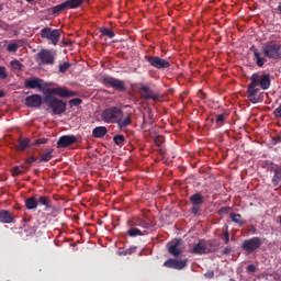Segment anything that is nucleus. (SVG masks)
<instances>
[{"instance_id": "obj_1", "label": "nucleus", "mask_w": 281, "mask_h": 281, "mask_svg": "<svg viewBox=\"0 0 281 281\" xmlns=\"http://www.w3.org/2000/svg\"><path fill=\"white\" fill-rule=\"evenodd\" d=\"M54 95H58L59 98H76L78 93L76 91L67 90V88L57 87L53 88L50 93L44 97V103L52 109L53 115H63V113L67 111V102Z\"/></svg>"}, {"instance_id": "obj_2", "label": "nucleus", "mask_w": 281, "mask_h": 281, "mask_svg": "<svg viewBox=\"0 0 281 281\" xmlns=\"http://www.w3.org/2000/svg\"><path fill=\"white\" fill-rule=\"evenodd\" d=\"M267 58L270 60H280L281 45L276 42H268L261 46V52L258 48L254 49V60L257 67H265Z\"/></svg>"}, {"instance_id": "obj_3", "label": "nucleus", "mask_w": 281, "mask_h": 281, "mask_svg": "<svg viewBox=\"0 0 281 281\" xmlns=\"http://www.w3.org/2000/svg\"><path fill=\"white\" fill-rule=\"evenodd\" d=\"M82 3H85V0H66L60 4L49 8L48 12L54 14V16H58L60 14H66L68 10H77Z\"/></svg>"}, {"instance_id": "obj_4", "label": "nucleus", "mask_w": 281, "mask_h": 281, "mask_svg": "<svg viewBox=\"0 0 281 281\" xmlns=\"http://www.w3.org/2000/svg\"><path fill=\"white\" fill-rule=\"evenodd\" d=\"M124 112L117 106L106 108L102 111L101 117L105 124H117L120 117H123Z\"/></svg>"}, {"instance_id": "obj_5", "label": "nucleus", "mask_w": 281, "mask_h": 281, "mask_svg": "<svg viewBox=\"0 0 281 281\" xmlns=\"http://www.w3.org/2000/svg\"><path fill=\"white\" fill-rule=\"evenodd\" d=\"M41 38H44L45 41H48L50 45H58L60 42V30L58 29H52V27H44L40 32Z\"/></svg>"}, {"instance_id": "obj_6", "label": "nucleus", "mask_w": 281, "mask_h": 281, "mask_svg": "<svg viewBox=\"0 0 281 281\" xmlns=\"http://www.w3.org/2000/svg\"><path fill=\"white\" fill-rule=\"evenodd\" d=\"M145 60L150 67H154V69H170V66L172 65L170 59H164L159 56L146 55Z\"/></svg>"}, {"instance_id": "obj_7", "label": "nucleus", "mask_w": 281, "mask_h": 281, "mask_svg": "<svg viewBox=\"0 0 281 281\" xmlns=\"http://www.w3.org/2000/svg\"><path fill=\"white\" fill-rule=\"evenodd\" d=\"M56 50L44 48L37 53V60H40L42 65H54L56 63Z\"/></svg>"}, {"instance_id": "obj_8", "label": "nucleus", "mask_w": 281, "mask_h": 281, "mask_svg": "<svg viewBox=\"0 0 281 281\" xmlns=\"http://www.w3.org/2000/svg\"><path fill=\"white\" fill-rule=\"evenodd\" d=\"M189 201L192 205L191 214L193 216H201V205L205 203V198L201 193H194L189 198Z\"/></svg>"}, {"instance_id": "obj_9", "label": "nucleus", "mask_w": 281, "mask_h": 281, "mask_svg": "<svg viewBox=\"0 0 281 281\" xmlns=\"http://www.w3.org/2000/svg\"><path fill=\"white\" fill-rule=\"evenodd\" d=\"M102 85L104 87H111L112 89H115V91H126V85L124 80H120L115 77H103Z\"/></svg>"}, {"instance_id": "obj_10", "label": "nucleus", "mask_w": 281, "mask_h": 281, "mask_svg": "<svg viewBox=\"0 0 281 281\" xmlns=\"http://www.w3.org/2000/svg\"><path fill=\"white\" fill-rule=\"evenodd\" d=\"M262 247V239L260 237H252L250 239L244 240L241 244V249L247 251V254H254L256 249H260Z\"/></svg>"}, {"instance_id": "obj_11", "label": "nucleus", "mask_w": 281, "mask_h": 281, "mask_svg": "<svg viewBox=\"0 0 281 281\" xmlns=\"http://www.w3.org/2000/svg\"><path fill=\"white\" fill-rule=\"evenodd\" d=\"M24 104L29 109H41L43 106V97L41 94H31L25 98Z\"/></svg>"}, {"instance_id": "obj_12", "label": "nucleus", "mask_w": 281, "mask_h": 281, "mask_svg": "<svg viewBox=\"0 0 281 281\" xmlns=\"http://www.w3.org/2000/svg\"><path fill=\"white\" fill-rule=\"evenodd\" d=\"M74 144H78V137L64 135L57 140V148H69V146H74Z\"/></svg>"}, {"instance_id": "obj_13", "label": "nucleus", "mask_w": 281, "mask_h": 281, "mask_svg": "<svg viewBox=\"0 0 281 281\" xmlns=\"http://www.w3.org/2000/svg\"><path fill=\"white\" fill-rule=\"evenodd\" d=\"M164 267H167V269H178V271H181V269H186L188 267V260L168 259L164 262Z\"/></svg>"}, {"instance_id": "obj_14", "label": "nucleus", "mask_w": 281, "mask_h": 281, "mask_svg": "<svg viewBox=\"0 0 281 281\" xmlns=\"http://www.w3.org/2000/svg\"><path fill=\"white\" fill-rule=\"evenodd\" d=\"M24 88L25 89H38L40 91H43V79L36 78V77L25 79Z\"/></svg>"}, {"instance_id": "obj_15", "label": "nucleus", "mask_w": 281, "mask_h": 281, "mask_svg": "<svg viewBox=\"0 0 281 281\" xmlns=\"http://www.w3.org/2000/svg\"><path fill=\"white\" fill-rule=\"evenodd\" d=\"M191 254H195V256H203V254H210L205 239H201L198 244H195L191 249Z\"/></svg>"}, {"instance_id": "obj_16", "label": "nucleus", "mask_w": 281, "mask_h": 281, "mask_svg": "<svg viewBox=\"0 0 281 281\" xmlns=\"http://www.w3.org/2000/svg\"><path fill=\"white\" fill-rule=\"evenodd\" d=\"M37 198V205H44L45 212L47 210H53V212H56V207L52 205V198L47 195H36Z\"/></svg>"}, {"instance_id": "obj_17", "label": "nucleus", "mask_w": 281, "mask_h": 281, "mask_svg": "<svg viewBox=\"0 0 281 281\" xmlns=\"http://www.w3.org/2000/svg\"><path fill=\"white\" fill-rule=\"evenodd\" d=\"M180 245H181L180 239H175L173 241L169 243L168 252L175 258H179V256H181V249H179Z\"/></svg>"}, {"instance_id": "obj_18", "label": "nucleus", "mask_w": 281, "mask_h": 281, "mask_svg": "<svg viewBox=\"0 0 281 281\" xmlns=\"http://www.w3.org/2000/svg\"><path fill=\"white\" fill-rule=\"evenodd\" d=\"M259 91H260V88H255L252 86H248L247 98H248L249 102H251L252 104H258V102H260V97H258Z\"/></svg>"}, {"instance_id": "obj_19", "label": "nucleus", "mask_w": 281, "mask_h": 281, "mask_svg": "<svg viewBox=\"0 0 281 281\" xmlns=\"http://www.w3.org/2000/svg\"><path fill=\"white\" fill-rule=\"evenodd\" d=\"M139 91L143 93L144 100H157L158 95L153 93V90L148 86H142Z\"/></svg>"}, {"instance_id": "obj_20", "label": "nucleus", "mask_w": 281, "mask_h": 281, "mask_svg": "<svg viewBox=\"0 0 281 281\" xmlns=\"http://www.w3.org/2000/svg\"><path fill=\"white\" fill-rule=\"evenodd\" d=\"M14 221V215L8 210L0 211V223L10 224Z\"/></svg>"}, {"instance_id": "obj_21", "label": "nucleus", "mask_w": 281, "mask_h": 281, "mask_svg": "<svg viewBox=\"0 0 281 281\" xmlns=\"http://www.w3.org/2000/svg\"><path fill=\"white\" fill-rule=\"evenodd\" d=\"M147 120H146V115H144L143 116L142 130L145 131V132L150 131V127H148V124H149V126L153 125V111H150V110L147 111Z\"/></svg>"}, {"instance_id": "obj_22", "label": "nucleus", "mask_w": 281, "mask_h": 281, "mask_svg": "<svg viewBox=\"0 0 281 281\" xmlns=\"http://www.w3.org/2000/svg\"><path fill=\"white\" fill-rule=\"evenodd\" d=\"M116 124H117V128H120V130L126 128V126H131L133 124V119L131 117V114H128L124 119L120 117L116 121Z\"/></svg>"}, {"instance_id": "obj_23", "label": "nucleus", "mask_w": 281, "mask_h": 281, "mask_svg": "<svg viewBox=\"0 0 281 281\" xmlns=\"http://www.w3.org/2000/svg\"><path fill=\"white\" fill-rule=\"evenodd\" d=\"M259 83L263 90L269 89L271 87V76L270 75L259 76Z\"/></svg>"}, {"instance_id": "obj_24", "label": "nucleus", "mask_w": 281, "mask_h": 281, "mask_svg": "<svg viewBox=\"0 0 281 281\" xmlns=\"http://www.w3.org/2000/svg\"><path fill=\"white\" fill-rule=\"evenodd\" d=\"M108 133H109V130H106L105 126H98V127H94L93 131H92V135H93V137H95L97 139H101V138L104 137Z\"/></svg>"}, {"instance_id": "obj_25", "label": "nucleus", "mask_w": 281, "mask_h": 281, "mask_svg": "<svg viewBox=\"0 0 281 281\" xmlns=\"http://www.w3.org/2000/svg\"><path fill=\"white\" fill-rule=\"evenodd\" d=\"M26 210H36L38 207V200L36 196H31L25 200Z\"/></svg>"}, {"instance_id": "obj_26", "label": "nucleus", "mask_w": 281, "mask_h": 281, "mask_svg": "<svg viewBox=\"0 0 281 281\" xmlns=\"http://www.w3.org/2000/svg\"><path fill=\"white\" fill-rule=\"evenodd\" d=\"M18 143L19 144L15 146L16 150L23 153V150L30 146V138H19Z\"/></svg>"}, {"instance_id": "obj_27", "label": "nucleus", "mask_w": 281, "mask_h": 281, "mask_svg": "<svg viewBox=\"0 0 281 281\" xmlns=\"http://www.w3.org/2000/svg\"><path fill=\"white\" fill-rule=\"evenodd\" d=\"M229 218L233 223H236L239 227H243L245 223H247L245 220L241 218V215L239 213H229Z\"/></svg>"}, {"instance_id": "obj_28", "label": "nucleus", "mask_w": 281, "mask_h": 281, "mask_svg": "<svg viewBox=\"0 0 281 281\" xmlns=\"http://www.w3.org/2000/svg\"><path fill=\"white\" fill-rule=\"evenodd\" d=\"M52 159H54V149H48L46 153L42 154L38 164H47V161H52Z\"/></svg>"}, {"instance_id": "obj_29", "label": "nucleus", "mask_w": 281, "mask_h": 281, "mask_svg": "<svg viewBox=\"0 0 281 281\" xmlns=\"http://www.w3.org/2000/svg\"><path fill=\"white\" fill-rule=\"evenodd\" d=\"M26 168L25 166H15L11 170L12 177H19V175H23L25 172Z\"/></svg>"}, {"instance_id": "obj_30", "label": "nucleus", "mask_w": 281, "mask_h": 281, "mask_svg": "<svg viewBox=\"0 0 281 281\" xmlns=\"http://www.w3.org/2000/svg\"><path fill=\"white\" fill-rule=\"evenodd\" d=\"M221 238L224 240V245H229V226H224Z\"/></svg>"}, {"instance_id": "obj_31", "label": "nucleus", "mask_w": 281, "mask_h": 281, "mask_svg": "<svg viewBox=\"0 0 281 281\" xmlns=\"http://www.w3.org/2000/svg\"><path fill=\"white\" fill-rule=\"evenodd\" d=\"M135 251H137V247L136 246H132L125 250L120 249L119 250V255L120 256H131L132 254H135Z\"/></svg>"}, {"instance_id": "obj_32", "label": "nucleus", "mask_w": 281, "mask_h": 281, "mask_svg": "<svg viewBox=\"0 0 281 281\" xmlns=\"http://www.w3.org/2000/svg\"><path fill=\"white\" fill-rule=\"evenodd\" d=\"M100 34H102L103 36H108V38L115 37V33L113 32V30L106 27L100 29Z\"/></svg>"}, {"instance_id": "obj_33", "label": "nucleus", "mask_w": 281, "mask_h": 281, "mask_svg": "<svg viewBox=\"0 0 281 281\" xmlns=\"http://www.w3.org/2000/svg\"><path fill=\"white\" fill-rule=\"evenodd\" d=\"M127 235L131 236V238H135V236H144V233L139 231V228H130L127 231Z\"/></svg>"}, {"instance_id": "obj_34", "label": "nucleus", "mask_w": 281, "mask_h": 281, "mask_svg": "<svg viewBox=\"0 0 281 281\" xmlns=\"http://www.w3.org/2000/svg\"><path fill=\"white\" fill-rule=\"evenodd\" d=\"M249 87H255V88L260 87V75L258 74L252 75Z\"/></svg>"}, {"instance_id": "obj_35", "label": "nucleus", "mask_w": 281, "mask_h": 281, "mask_svg": "<svg viewBox=\"0 0 281 281\" xmlns=\"http://www.w3.org/2000/svg\"><path fill=\"white\" fill-rule=\"evenodd\" d=\"M113 142L114 144H116V146H124V142H126V138L124 137V135L119 134L113 137Z\"/></svg>"}, {"instance_id": "obj_36", "label": "nucleus", "mask_w": 281, "mask_h": 281, "mask_svg": "<svg viewBox=\"0 0 281 281\" xmlns=\"http://www.w3.org/2000/svg\"><path fill=\"white\" fill-rule=\"evenodd\" d=\"M10 65L14 71H23V64L16 59L12 60Z\"/></svg>"}, {"instance_id": "obj_37", "label": "nucleus", "mask_w": 281, "mask_h": 281, "mask_svg": "<svg viewBox=\"0 0 281 281\" xmlns=\"http://www.w3.org/2000/svg\"><path fill=\"white\" fill-rule=\"evenodd\" d=\"M146 221L140 217L135 218L134 223L132 224L133 227H146Z\"/></svg>"}, {"instance_id": "obj_38", "label": "nucleus", "mask_w": 281, "mask_h": 281, "mask_svg": "<svg viewBox=\"0 0 281 281\" xmlns=\"http://www.w3.org/2000/svg\"><path fill=\"white\" fill-rule=\"evenodd\" d=\"M71 67V63L65 61L59 65V74H65Z\"/></svg>"}, {"instance_id": "obj_39", "label": "nucleus", "mask_w": 281, "mask_h": 281, "mask_svg": "<svg viewBox=\"0 0 281 281\" xmlns=\"http://www.w3.org/2000/svg\"><path fill=\"white\" fill-rule=\"evenodd\" d=\"M7 52H10V53H16V52H19V44H16V43H10V44L7 46Z\"/></svg>"}, {"instance_id": "obj_40", "label": "nucleus", "mask_w": 281, "mask_h": 281, "mask_svg": "<svg viewBox=\"0 0 281 281\" xmlns=\"http://www.w3.org/2000/svg\"><path fill=\"white\" fill-rule=\"evenodd\" d=\"M215 122H216V127L217 128H221V125L222 124H225V114H218L217 116H216V120H215Z\"/></svg>"}, {"instance_id": "obj_41", "label": "nucleus", "mask_w": 281, "mask_h": 281, "mask_svg": "<svg viewBox=\"0 0 281 281\" xmlns=\"http://www.w3.org/2000/svg\"><path fill=\"white\" fill-rule=\"evenodd\" d=\"M70 106H80L82 104V99L77 98V99H71L69 101Z\"/></svg>"}, {"instance_id": "obj_42", "label": "nucleus", "mask_w": 281, "mask_h": 281, "mask_svg": "<svg viewBox=\"0 0 281 281\" xmlns=\"http://www.w3.org/2000/svg\"><path fill=\"white\" fill-rule=\"evenodd\" d=\"M8 78V72L5 71V67L0 66V80H5Z\"/></svg>"}, {"instance_id": "obj_43", "label": "nucleus", "mask_w": 281, "mask_h": 281, "mask_svg": "<svg viewBox=\"0 0 281 281\" xmlns=\"http://www.w3.org/2000/svg\"><path fill=\"white\" fill-rule=\"evenodd\" d=\"M229 212H232V207L231 206H224L222 209L218 210V214H229Z\"/></svg>"}, {"instance_id": "obj_44", "label": "nucleus", "mask_w": 281, "mask_h": 281, "mask_svg": "<svg viewBox=\"0 0 281 281\" xmlns=\"http://www.w3.org/2000/svg\"><path fill=\"white\" fill-rule=\"evenodd\" d=\"M47 142H49V139H47V138H37V139H35L34 145L41 146V144H47Z\"/></svg>"}, {"instance_id": "obj_45", "label": "nucleus", "mask_w": 281, "mask_h": 281, "mask_svg": "<svg viewBox=\"0 0 281 281\" xmlns=\"http://www.w3.org/2000/svg\"><path fill=\"white\" fill-rule=\"evenodd\" d=\"M38 161H40V159L36 158V157H34V156H31V157H29V158L25 160L26 164H36V162H38Z\"/></svg>"}, {"instance_id": "obj_46", "label": "nucleus", "mask_w": 281, "mask_h": 281, "mask_svg": "<svg viewBox=\"0 0 281 281\" xmlns=\"http://www.w3.org/2000/svg\"><path fill=\"white\" fill-rule=\"evenodd\" d=\"M273 115H274V117H277V119H280V117H281V103H280V105L273 111Z\"/></svg>"}, {"instance_id": "obj_47", "label": "nucleus", "mask_w": 281, "mask_h": 281, "mask_svg": "<svg viewBox=\"0 0 281 281\" xmlns=\"http://www.w3.org/2000/svg\"><path fill=\"white\" fill-rule=\"evenodd\" d=\"M280 180H281V170L277 169L274 170L273 181H280Z\"/></svg>"}, {"instance_id": "obj_48", "label": "nucleus", "mask_w": 281, "mask_h": 281, "mask_svg": "<svg viewBox=\"0 0 281 281\" xmlns=\"http://www.w3.org/2000/svg\"><path fill=\"white\" fill-rule=\"evenodd\" d=\"M246 271H248V273H256V267L254 265H248Z\"/></svg>"}, {"instance_id": "obj_49", "label": "nucleus", "mask_w": 281, "mask_h": 281, "mask_svg": "<svg viewBox=\"0 0 281 281\" xmlns=\"http://www.w3.org/2000/svg\"><path fill=\"white\" fill-rule=\"evenodd\" d=\"M222 254H223L224 256H227V255L232 254V248H229V247L224 248L223 251H222Z\"/></svg>"}, {"instance_id": "obj_50", "label": "nucleus", "mask_w": 281, "mask_h": 281, "mask_svg": "<svg viewBox=\"0 0 281 281\" xmlns=\"http://www.w3.org/2000/svg\"><path fill=\"white\" fill-rule=\"evenodd\" d=\"M205 278H209V280H211L212 278H214V271H207L205 274H204Z\"/></svg>"}, {"instance_id": "obj_51", "label": "nucleus", "mask_w": 281, "mask_h": 281, "mask_svg": "<svg viewBox=\"0 0 281 281\" xmlns=\"http://www.w3.org/2000/svg\"><path fill=\"white\" fill-rule=\"evenodd\" d=\"M155 144L158 145V146H161V144H162L161 137L157 136L155 138Z\"/></svg>"}, {"instance_id": "obj_52", "label": "nucleus", "mask_w": 281, "mask_h": 281, "mask_svg": "<svg viewBox=\"0 0 281 281\" xmlns=\"http://www.w3.org/2000/svg\"><path fill=\"white\" fill-rule=\"evenodd\" d=\"M277 11H278L279 14L281 15V3L277 7Z\"/></svg>"}, {"instance_id": "obj_53", "label": "nucleus", "mask_w": 281, "mask_h": 281, "mask_svg": "<svg viewBox=\"0 0 281 281\" xmlns=\"http://www.w3.org/2000/svg\"><path fill=\"white\" fill-rule=\"evenodd\" d=\"M5 95V92H3L2 90H0V98H3Z\"/></svg>"}, {"instance_id": "obj_54", "label": "nucleus", "mask_w": 281, "mask_h": 281, "mask_svg": "<svg viewBox=\"0 0 281 281\" xmlns=\"http://www.w3.org/2000/svg\"><path fill=\"white\" fill-rule=\"evenodd\" d=\"M64 45H71V42H63Z\"/></svg>"}, {"instance_id": "obj_55", "label": "nucleus", "mask_w": 281, "mask_h": 281, "mask_svg": "<svg viewBox=\"0 0 281 281\" xmlns=\"http://www.w3.org/2000/svg\"><path fill=\"white\" fill-rule=\"evenodd\" d=\"M3 10V4H0V12Z\"/></svg>"}, {"instance_id": "obj_56", "label": "nucleus", "mask_w": 281, "mask_h": 281, "mask_svg": "<svg viewBox=\"0 0 281 281\" xmlns=\"http://www.w3.org/2000/svg\"><path fill=\"white\" fill-rule=\"evenodd\" d=\"M27 3H32V1H34V0H25Z\"/></svg>"}, {"instance_id": "obj_57", "label": "nucleus", "mask_w": 281, "mask_h": 281, "mask_svg": "<svg viewBox=\"0 0 281 281\" xmlns=\"http://www.w3.org/2000/svg\"><path fill=\"white\" fill-rule=\"evenodd\" d=\"M252 232H256V227H252Z\"/></svg>"}, {"instance_id": "obj_58", "label": "nucleus", "mask_w": 281, "mask_h": 281, "mask_svg": "<svg viewBox=\"0 0 281 281\" xmlns=\"http://www.w3.org/2000/svg\"><path fill=\"white\" fill-rule=\"evenodd\" d=\"M252 232H256V227H252Z\"/></svg>"}]
</instances>
